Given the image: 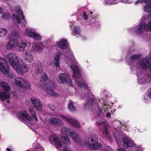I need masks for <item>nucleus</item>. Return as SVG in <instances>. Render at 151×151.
<instances>
[{
    "mask_svg": "<svg viewBox=\"0 0 151 151\" xmlns=\"http://www.w3.org/2000/svg\"><path fill=\"white\" fill-rule=\"evenodd\" d=\"M69 135L75 141L79 142V136L76 132L73 131L70 132L69 133Z\"/></svg>",
    "mask_w": 151,
    "mask_h": 151,
    "instance_id": "412c9836",
    "label": "nucleus"
},
{
    "mask_svg": "<svg viewBox=\"0 0 151 151\" xmlns=\"http://www.w3.org/2000/svg\"><path fill=\"white\" fill-rule=\"evenodd\" d=\"M68 108L69 110L71 112L75 111L76 109V107L74 106L73 102H70L69 103Z\"/></svg>",
    "mask_w": 151,
    "mask_h": 151,
    "instance_id": "c85d7f7f",
    "label": "nucleus"
},
{
    "mask_svg": "<svg viewBox=\"0 0 151 151\" xmlns=\"http://www.w3.org/2000/svg\"><path fill=\"white\" fill-rule=\"evenodd\" d=\"M26 151H28V150H27Z\"/></svg>",
    "mask_w": 151,
    "mask_h": 151,
    "instance_id": "052dcab7",
    "label": "nucleus"
},
{
    "mask_svg": "<svg viewBox=\"0 0 151 151\" xmlns=\"http://www.w3.org/2000/svg\"><path fill=\"white\" fill-rule=\"evenodd\" d=\"M72 121H70L69 123L71 124L73 126L77 128H79L80 127V125L78 121L75 119H71Z\"/></svg>",
    "mask_w": 151,
    "mask_h": 151,
    "instance_id": "4be33fe9",
    "label": "nucleus"
},
{
    "mask_svg": "<svg viewBox=\"0 0 151 151\" xmlns=\"http://www.w3.org/2000/svg\"><path fill=\"white\" fill-rule=\"evenodd\" d=\"M0 70L4 75L8 74L9 72V66L7 64L5 59L0 58Z\"/></svg>",
    "mask_w": 151,
    "mask_h": 151,
    "instance_id": "39448f33",
    "label": "nucleus"
},
{
    "mask_svg": "<svg viewBox=\"0 0 151 151\" xmlns=\"http://www.w3.org/2000/svg\"><path fill=\"white\" fill-rule=\"evenodd\" d=\"M149 63L150 60L146 58H145L140 60L139 64L143 69H146L149 68Z\"/></svg>",
    "mask_w": 151,
    "mask_h": 151,
    "instance_id": "2eb2a0df",
    "label": "nucleus"
},
{
    "mask_svg": "<svg viewBox=\"0 0 151 151\" xmlns=\"http://www.w3.org/2000/svg\"><path fill=\"white\" fill-rule=\"evenodd\" d=\"M6 58L12 67L16 63H20L18 57L13 52H10L6 55Z\"/></svg>",
    "mask_w": 151,
    "mask_h": 151,
    "instance_id": "423d86ee",
    "label": "nucleus"
},
{
    "mask_svg": "<svg viewBox=\"0 0 151 151\" xmlns=\"http://www.w3.org/2000/svg\"><path fill=\"white\" fill-rule=\"evenodd\" d=\"M147 29L151 32V19L147 24Z\"/></svg>",
    "mask_w": 151,
    "mask_h": 151,
    "instance_id": "a19ab883",
    "label": "nucleus"
},
{
    "mask_svg": "<svg viewBox=\"0 0 151 151\" xmlns=\"http://www.w3.org/2000/svg\"><path fill=\"white\" fill-rule=\"evenodd\" d=\"M2 88L7 92L10 91V88L8 83L5 82H3L1 84Z\"/></svg>",
    "mask_w": 151,
    "mask_h": 151,
    "instance_id": "b1692460",
    "label": "nucleus"
},
{
    "mask_svg": "<svg viewBox=\"0 0 151 151\" xmlns=\"http://www.w3.org/2000/svg\"><path fill=\"white\" fill-rule=\"evenodd\" d=\"M140 57V56L139 55H134L131 56L129 58V59L130 60V61H133L134 60L139 59Z\"/></svg>",
    "mask_w": 151,
    "mask_h": 151,
    "instance_id": "72a5a7b5",
    "label": "nucleus"
},
{
    "mask_svg": "<svg viewBox=\"0 0 151 151\" xmlns=\"http://www.w3.org/2000/svg\"><path fill=\"white\" fill-rule=\"evenodd\" d=\"M46 92L49 95L53 96H57L58 94L54 92V90L50 87H47L46 89Z\"/></svg>",
    "mask_w": 151,
    "mask_h": 151,
    "instance_id": "a878e982",
    "label": "nucleus"
},
{
    "mask_svg": "<svg viewBox=\"0 0 151 151\" xmlns=\"http://www.w3.org/2000/svg\"><path fill=\"white\" fill-rule=\"evenodd\" d=\"M71 68L74 72L73 76L76 78V83L78 87L82 88L81 92V93L82 94H80L81 98L86 99H88L85 106L86 108L88 107L89 108L96 104V101L93 95L90 96L88 91V86L86 83L79 80L81 73L78 67L76 65H72Z\"/></svg>",
    "mask_w": 151,
    "mask_h": 151,
    "instance_id": "f257e3e1",
    "label": "nucleus"
},
{
    "mask_svg": "<svg viewBox=\"0 0 151 151\" xmlns=\"http://www.w3.org/2000/svg\"><path fill=\"white\" fill-rule=\"evenodd\" d=\"M150 98L151 99V92L150 93L148 94Z\"/></svg>",
    "mask_w": 151,
    "mask_h": 151,
    "instance_id": "6e6d98bb",
    "label": "nucleus"
},
{
    "mask_svg": "<svg viewBox=\"0 0 151 151\" xmlns=\"http://www.w3.org/2000/svg\"><path fill=\"white\" fill-rule=\"evenodd\" d=\"M24 57L25 60L28 62H31L34 59V57L32 54L30 53L27 52H25Z\"/></svg>",
    "mask_w": 151,
    "mask_h": 151,
    "instance_id": "aec40b11",
    "label": "nucleus"
},
{
    "mask_svg": "<svg viewBox=\"0 0 151 151\" xmlns=\"http://www.w3.org/2000/svg\"><path fill=\"white\" fill-rule=\"evenodd\" d=\"M67 40L65 39H62L59 41H57L56 44L57 47L61 50H65L68 48Z\"/></svg>",
    "mask_w": 151,
    "mask_h": 151,
    "instance_id": "ddd939ff",
    "label": "nucleus"
},
{
    "mask_svg": "<svg viewBox=\"0 0 151 151\" xmlns=\"http://www.w3.org/2000/svg\"><path fill=\"white\" fill-rule=\"evenodd\" d=\"M49 141L51 143L53 144L58 148L62 146V141L60 139L54 134L50 136Z\"/></svg>",
    "mask_w": 151,
    "mask_h": 151,
    "instance_id": "9d476101",
    "label": "nucleus"
},
{
    "mask_svg": "<svg viewBox=\"0 0 151 151\" xmlns=\"http://www.w3.org/2000/svg\"><path fill=\"white\" fill-rule=\"evenodd\" d=\"M24 118H25L28 121H31L32 120V119L30 115L28 114H27V116H26V117H25Z\"/></svg>",
    "mask_w": 151,
    "mask_h": 151,
    "instance_id": "c03bdc74",
    "label": "nucleus"
},
{
    "mask_svg": "<svg viewBox=\"0 0 151 151\" xmlns=\"http://www.w3.org/2000/svg\"><path fill=\"white\" fill-rule=\"evenodd\" d=\"M48 106L52 111H54L55 110V107L53 105L49 104L48 105Z\"/></svg>",
    "mask_w": 151,
    "mask_h": 151,
    "instance_id": "49530a36",
    "label": "nucleus"
},
{
    "mask_svg": "<svg viewBox=\"0 0 151 151\" xmlns=\"http://www.w3.org/2000/svg\"><path fill=\"white\" fill-rule=\"evenodd\" d=\"M37 70L36 72L37 74H40L42 71V68L41 66V63L40 61H38L36 65Z\"/></svg>",
    "mask_w": 151,
    "mask_h": 151,
    "instance_id": "5701e85b",
    "label": "nucleus"
},
{
    "mask_svg": "<svg viewBox=\"0 0 151 151\" xmlns=\"http://www.w3.org/2000/svg\"><path fill=\"white\" fill-rule=\"evenodd\" d=\"M4 9L2 7H0V14H2L4 12Z\"/></svg>",
    "mask_w": 151,
    "mask_h": 151,
    "instance_id": "3c124183",
    "label": "nucleus"
},
{
    "mask_svg": "<svg viewBox=\"0 0 151 151\" xmlns=\"http://www.w3.org/2000/svg\"><path fill=\"white\" fill-rule=\"evenodd\" d=\"M15 82L19 86L25 88L29 89L31 84L24 80L22 77H17L15 79Z\"/></svg>",
    "mask_w": 151,
    "mask_h": 151,
    "instance_id": "0eeeda50",
    "label": "nucleus"
},
{
    "mask_svg": "<svg viewBox=\"0 0 151 151\" xmlns=\"http://www.w3.org/2000/svg\"><path fill=\"white\" fill-rule=\"evenodd\" d=\"M6 150L7 151H11V150L8 147L7 148Z\"/></svg>",
    "mask_w": 151,
    "mask_h": 151,
    "instance_id": "864d4df0",
    "label": "nucleus"
},
{
    "mask_svg": "<svg viewBox=\"0 0 151 151\" xmlns=\"http://www.w3.org/2000/svg\"><path fill=\"white\" fill-rule=\"evenodd\" d=\"M31 46L32 50H35L36 51L41 50L44 47V45L41 42L39 43H32Z\"/></svg>",
    "mask_w": 151,
    "mask_h": 151,
    "instance_id": "dca6fc26",
    "label": "nucleus"
},
{
    "mask_svg": "<svg viewBox=\"0 0 151 151\" xmlns=\"http://www.w3.org/2000/svg\"><path fill=\"white\" fill-rule=\"evenodd\" d=\"M98 137L95 134L90 135L88 137V144L89 147L92 150H96L100 147L101 145L98 143Z\"/></svg>",
    "mask_w": 151,
    "mask_h": 151,
    "instance_id": "7ed1b4c3",
    "label": "nucleus"
},
{
    "mask_svg": "<svg viewBox=\"0 0 151 151\" xmlns=\"http://www.w3.org/2000/svg\"><path fill=\"white\" fill-rule=\"evenodd\" d=\"M30 100L34 108L38 110H41L42 109L43 106L40 100L34 96L31 97Z\"/></svg>",
    "mask_w": 151,
    "mask_h": 151,
    "instance_id": "9b49d317",
    "label": "nucleus"
},
{
    "mask_svg": "<svg viewBox=\"0 0 151 151\" xmlns=\"http://www.w3.org/2000/svg\"><path fill=\"white\" fill-rule=\"evenodd\" d=\"M9 102V101H7V102H8V103Z\"/></svg>",
    "mask_w": 151,
    "mask_h": 151,
    "instance_id": "bf43d9fd",
    "label": "nucleus"
},
{
    "mask_svg": "<svg viewBox=\"0 0 151 151\" xmlns=\"http://www.w3.org/2000/svg\"><path fill=\"white\" fill-rule=\"evenodd\" d=\"M30 114L34 119L36 122H37L38 120L37 117L36 115L35 111H34L30 113Z\"/></svg>",
    "mask_w": 151,
    "mask_h": 151,
    "instance_id": "58836bf2",
    "label": "nucleus"
},
{
    "mask_svg": "<svg viewBox=\"0 0 151 151\" xmlns=\"http://www.w3.org/2000/svg\"><path fill=\"white\" fill-rule=\"evenodd\" d=\"M2 17L3 18L6 19H7L9 17L8 15L6 13L3 14L2 15Z\"/></svg>",
    "mask_w": 151,
    "mask_h": 151,
    "instance_id": "a18cd8bd",
    "label": "nucleus"
},
{
    "mask_svg": "<svg viewBox=\"0 0 151 151\" xmlns=\"http://www.w3.org/2000/svg\"><path fill=\"white\" fill-rule=\"evenodd\" d=\"M123 145L124 148L126 149H131L133 147L132 142L126 137H122Z\"/></svg>",
    "mask_w": 151,
    "mask_h": 151,
    "instance_id": "4468645a",
    "label": "nucleus"
},
{
    "mask_svg": "<svg viewBox=\"0 0 151 151\" xmlns=\"http://www.w3.org/2000/svg\"><path fill=\"white\" fill-rule=\"evenodd\" d=\"M95 124L97 126L99 127V130L100 131H102L104 137H109L108 127L105 124L104 122L99 121L96 122Z\"/></svg>",
    "mask_w": 151,
    "mask_h": 151,
    "instance_id": "20e7f679",
    "label": "nucleus"
},
{
    "mask_svg": "<svg viewBox=\"0 0 151 151\" xmlns=\"http://www.w3.org/2000/svg\"><path fill=\"white\" fill-rule=\"evenodd\" d=\"M106 116L108 118H110L111 116V114L110 113L108 112L106 114Z\"/></svg>",
    "mask_w": 151,
    "mask_h": 151,
    "instance_id": "8fccbe9b",
    "label": "nucleus"
},
{
    "mask_svg": "<svg viewBox=\"0 0 151 151\" xmlns=\"http://www.w3.org/2000/svg\"><path fill=\"white\" fill-rule=\"evenodd\" d=\"M60 117L65 120L67 122H69L70 121L72 120L71 119L72 118L67 117L65 116L62 115H60Z\"/></svg>",
    "mask_w": 151,
    "mask_h": 151,
    "instance_id": "4c0bfd02",
    "label": "nucleus"
},
{
    "mask_svg": "<svg viewBox=\"0 0 151 151\" xmlns=\"http://www.w3.org/2000/svg\"><path fill=\"white\" fill-rule=\"evenodd\" d=\"M32 35V38L37 41H40L42 39V37L39 34L35 32H34Z\"/></svg>",
    "mask_w": 151,
    "mask_h": 151,
    "instance_id": "bb28decb",
    "label": "nucleus"
},
{
    "mask_svg": "<svg viewBox=\"0 0 151 151\" xmlns=\"http://www.w3.org/2000/svg\"><path fill=\"white\" fill-rule=\"evenodd\" d=\"M143 1H144L145 4H147L143 7V9L144 11L149 13H151V0H138L135 2V4L142 3Z\"/></svg>",
    "mask_w": 151,
    "mask_h": 151,
    "instance_id": "f8f14e48",
    "label": "nucleus"
},
{
    "mask_svg": "<svg viewBox=\"0 0 151 151\" xmlns=\"http://www.w3.org/2000/svg\"><path fill=\"white\" fill-rule=\"evenodd\" d=\"M34 32H32L30 29H27L25 31L24 34L27 36L32 38Z\"/></svg>",
    "mask_w": 151,
    "mask_h": 151,
    "instance_id": "c756f323",
    "label": "nucleus"
},
{
    "mask_svg": "<svg viewBox=\"0 0 151 151\" xmlns=\"http://www.w3.org/2000/svg\"><path fill=\"white\" fill-rule=\"evenodd\" d=\"M147 82H149L151 81V75L147 76Z\"/></svg>",
    "mask_w": 151,
    "mask_h": 151,
    "instance_id": "de8ad7c7",
    "label": "nucleus"
},
{
    "mask_svg": "<svg viewBox=\"0 0 151 151\" xmlns=\"http://www.w3.org/2000/svg\"><path fill=\"white\" fill-rule=\"evenodd\" d=\"M60 56V54H58L55 56L54 58L55 65L56 67H59V61Z\"/></svg>",
    "mask_w": 151,
    "mask_h": 151,
    "instance_id": "cd10ccee",
    "label": "nucleus"
},
{
    "mask_svg": "<svg viewBox=\"0 0 151 151\" xmlns=\"http://www.w3.org/2000/svg\"><path fill=\"white\" fill-rule=\"evenodd\" d=\"M12 67L18 73H25L28 71V67L26 64L16 63Z\"/></svg>",
    "mask_w": 151,
    "mask_h": 151,
    "instance_id": "1a4fd4ad",
    "label": "nucleus"
},
{
    "mask_svg": "<svg viewBox=\"0 0 151 151\" xmlns=\"http://www.w3.org/2000/svg\"><path fill=\"white\" fill-rule=\"evenodd\" d=\"M7 33V31L5 28H3L0 29V37L4 36Z\"/></svg>",
    "mask_w": 151,
    "mask_h": 151,
    "instance_id": "7c9ffc66",
    "label": "nucleus"
},
{
    "mask_svg": "<svg viewBox=\"0 0 151 151\" xmlns=\"http://www.w3.org/2000/svg\"><path fill=\"white\" fill-rule=\"evenodd\" d=\"M58 82L60 84H66L70 83L71 80L68 75L66 73H62L58 75L57 77Z\"/></svg>",
    "mask_w": 151,
    "mask_h": 151,
    "instance_id": "6e6552de",
    "label": "nucleus"
},
{
    "mask_svg": "<svg viewBox=\"0 0 151 151\" xmlns=\"http://www.w3.org/2000/svg\"><path fill=\"white\" fill-rule=\"evenodd\" d=\"M50 124L52 125L61 126L63 124V122L60 119L52 117L50 119Z\"/></svg>",
    "mask_w": 151,
    "mask_h": 151,
    "instance_id": "6ab92c4d",
    "label": "nucleus"
},
{
    "mask_svg": "<svg viewBox=\"0 0 151 151\" xmlns=\"http://www.w3.org/2000/svg\"><path fill=\"white\" fill-rule=\"evenodd\" d=\"M29 111L30 113L34 111V108L32 107H31L29 108Z\"/></svg>",
    "mask_w": 151,
    "mask_h": 151,
    "instance_id": "09e8293b",
    "label": "nucleus"
},
{
    "mask_svg": "<svg viewBox=\"0 0 151 151\" xmlns=\"http://www.w3.org/2000/svg\"><path fill=\"white\" fill-rule=\"evenodd\" d=\"M21 114L22 117H26V116H27L28 114L27 113L26 111H24L22 112H21Z\"/></svg>",
    "mask_w": 151,
    "mask_h": 151,
    "instance_id": "79ce46f5",
    "label": "nucleus"
},
{
    "mask_svg": "<svg viewBox=\"0 0 151 151\" xmlns=\"http://www.w3.org/2000/svg\"><path fill=\"white\" fill-rule=\"evenodd\" d=\"M48 79V78L46 74H44L42 75V77L41 78L40 81L43 82H45Z\"/></svg>",
    "mask_w": 151,
    "mask_h": 151,
    "instance_id": "f704fd0d",
    "label": "nucleus"
},
{
    "mask_svg": "<svg viewBox=\"0 0 151 151\" xmlns=\"http://www.w3.org/2000/svg\"><path fill=\"white\" fill-rule=\"evenodd\" d=\"M61 139L63 143L66 145H68L70 144V139L67 135H66L64 137L62 136Z\"/></svg>",
    "mask_w": 151,
    "mask_h": 151,
    "instance_id": "393cba45",
    "label": "nucleus"
},
{
    "mask_svg": "<svg viewBox=\"0 0 151 151\" xmlns=\"http://www.w3.org/2000/svg\"><path fill=\"white\" fill-rule=\"evenodd\" d=\"M118 151H126L125 150L122 148L118 149Z\"/></svg>",
    "mask_w": 151,
    "mask_h": 151,
    "instance_id": "603ef678",
    "label": "nucleus"
},
{
    "mask_svg": "<svg viewBox=\"0 0 151 151\" xmlns=\"http://www.w3.org/2000/svg\"><path fill=\"white\" fill-rule=\"evenodd\" d=\"M149 68H150V72H151V65L150 64V66H149Z\"/></svg>",
    "mask_w": 151,
    "mask_h": 151,
    "instance_id": "4d7b16f0",
    "label": "nucleus"
},
{
    "mask_svg": "<svg viewBox=\"0 0 151 151\" xmlns=\"http://www.w3.org/2000/svg\"><path fill=\"white\" fill-rule=\"evenodd\" d=\"M97 109V114L98 116H99L102 115L103 114V113L102 112V110L100 108H98L97 107H96Z\"/></svg>",
    "mask_w": 151,
    "mask_h": 151,
    "instance_id": "ea45409f",
    "label": "nucleus"
},
{
    "mask_svg": "<svg viewBox=\"0 0 151 151\" xmlns=\"http://www.w3.org/2000/svg\"><path fill=\"white\" fill-rule=\"evenodd\" d=\"M13 17L14 18H15V19L17 21L18 24H19L21 23V21L20 20V19L16 14H13Z\"/></svg>",
    "mask_w": 151,
    "mask_h": 151,
    "instance_id": "c9c22d12",
    "label": "nucleus"
},
{
    "mask_svg": "<svg viewBox=\"0 0 151 151\" xmlns=\"http://www.w3.org/2000/svg\"><path fill=\"white\" fill-rule=\"evenodd\" d=\"M90 14H92V13H93V12H90Z\"/></svg>",
    "mask_w": 151,
    "mask_h": 151,
    "instance_id": "13d9d810",
    "label": "nucleus"
},
{
    "mask_svg": "<svg viewBox=\"0 0 151 151\" xmlns=\"http://www.w3.org/2000/svg\"><path fill=\"white\" fill-rule=\"evenodd\" d=\"M10 94V93L8 92L3 91L0 92V100L4 101L9 99L11 97Z\"/></svg>",
    "mask_w": 151,
    "mask_h": 151,
    "instance_id": "f3484780",
    "label": "nucleus"
},
{
    "mask_svg": "<svg viewBox=\"0 0 151 151\" xmlns=\"http://www.w3.org/2000/svg\"><path fill=\"white\" fill-rule=\"evenodd\" d=\"M16 11L19 15L20 16L22 17L21 19L23 20L24 19L25 17L23 14L22 11L20 9V8L18 9H17Z\"/></svg>",
    "mask_w": 151,
    "mask_h": 151,
    "instance_id": "2f4dec72",
    "label": "nucleus"
},
{
    "mask_svg": "<svg viewBox=\"0 0 151 151\" xmlns=\"http://www.w3.org/2000/svg\"><path fill=\"white\" fill-rule=\"evenodd\" d=\"M147 27L146 23L143 22L141 23L138 26L137 29L135 30V32L137 34H142Z\"/></svg>",
    "mask_w": 151,
    "mask_h": 151,
    "instance_id": "a211bd4d",
    "label": "nucleus"
},
{
    "mask_svg": "<svg viewBox=\"0 0 151 151\" xmlns=\"http://www.w3.org/2000/svg\"><path fill=\"white\" fill-rule=\"evenodd\" d=\"M64 151H71V150H69L68 149L66 148L64 149Z\"/></svg>",
    "mask_w": 151,
    "mask_h": 151,
    "instance_id": "5fc2aeb1",
    "label": "nucleus"
},
{
    "mask_svg": "<svg viewBox=\"0 0 151 151\" xmlns=\"http://www.w3.org/2000/svg\"><path fill=\"white\" fill-rule=\"evenodd\" d=\"M27 45L26 43L22 42L18 43L16 40L14 39L10 40L7 44V47L9 49H11L15 47L18 51L23 52L25 50V48Z\"/></svg>",
    "mask_w": 151,
    "mask_h": 151,
    "instance_id": "f03ea898",
    "label": "nucleus"
},
{
    "mask_svg": "<svg viewBox=\"0 0 151 151\" xmlns=\"http://www.w3.org/2000/svg\"><path fill=\"white\" fill-rule=\"evenodd\" d=\"M83 18L85 20H86L88 19V16L85 12L83 13Z\"/></svg>",
    "mask_w": 151,
    "mask_h": 151,
    "instance_id": "37998d69",
    "label": "nucleus"
},
{
    "mask_svg": "<svg viewBox=\"0 0 151 151\" xmlns=\"http://www.w3.org/2000/svg\"><path fill=\"white\" fill-rule=\"evenodd\" d=\"M73 35L74 36L79 34L80 33V31L79 30V27L78 26L75 27L73 30Z\"/></svg>",
    "mask_w": 151,
    "mask_h": 151,
    "instance_id": "473e14b6",
    "label": "nucleus"
},
{
    "mask_svg": "<svg viewBox=\"0 0 151 151\" xmlns=\"http://www.w3.org/2000/svg\"><path fill=\"white\" fill-rule=\"evenodd\" d=\"M11 37L14 39H17L19 37V35L16 31H13L11 33Z\"/></svg>",
    "mask_w": 151,
    "mask_h": 151,
    "instance_id": "e433bc0d",
    "label": "nucleus"
}]
</instances>
